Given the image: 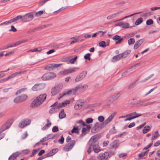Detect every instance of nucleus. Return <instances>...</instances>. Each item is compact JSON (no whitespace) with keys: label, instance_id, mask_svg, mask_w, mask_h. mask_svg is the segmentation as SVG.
Returning <instances> with one entry per match:
<instances>
[{"label":"nucleus","instance_id":"46","mask_svg":"<svg viewBox=\"0 0 160 160\" xmlns=\"http://www.w3.org/2000/svg\"><path fill=\"white\" fill-rule=\"evenodd\" d=\"M26 72V70H24L22 71L16 72L14 73V74L15 75V76H17L21 74H23Z\"/></svg>","mask_w":160,"mask_h":160},{"label":"nucleus","instance_id":"29","mask_svg":"<svg viewBox=\"0 0 160 160\" xmlns=\"http://www.w3.org/2000/svg\"><path fill=\"white\" fill-rule=\"evenodd\" d=\"M69 71L70 73L75 72L79 69V68L78 67H72L69 68Z\"/></svg>","mask_w":160,"mask_h":160},{"label":"nucleus","instance_id":"24","mask_svg":"<svg viewBox=\"0 0 160 160\" xmlns=\"http://www.w3.org/2000/svg\"><path fill=\"white\" fill-rule=\"evenodd\" d=\"M55 107L56 108L57 110L62 107L61 105V103H58L57 102H56L51 106V107Z\"/></svg>","mask_w":160,"mask_h":160},{"label":"nucleus","instance_id":"19","mask_svg":"<svg viewBox=\"0 0 160 160\" xmlns=\"http://www.w3.org/2000/svg\"><path fill=\"white\" fill-rule=\"evenodd\" d=\"M54 136L52 135V136L51 137H49L48 136H47V137H46L43 138H42L39 142L37 143L35 145V146H37L38 145L40 144L41 142H45L47 140H48V139H51V138H54Z\"/></svg>","mask_w":160,"mask_h":160},{"label":"nucleus","instance_id":"48","mask_svg":"<svg viewBox=\"0 0 160 160\" xmlns=\"http://www.w3.org/2000/svg\"><path fill=\"white\" fill-rule=\"evenodd\" d=\"M14 18L15 21H18L20 19L21 21L22 22V16L21 15H18Z\"/></svg>","mask_w":160,"mask_h":160},{"label":"nucleus","instance_id":"60","mask_svg":"<svg viewBox=\"0 0 160 160\" xmlns=\"http://www.w3.org/2000/svg\"><path fill=\"white\" fill-rule=\"evenodd\" d=\"M98 119L100 122H102L104 120V118L103 116H101L98 117Z\"/></svg>","mask_w":160,"mask_h":160},{"label":"nucleus","instance_id":"4","mask_svg":"<svg viewBox=\"0 0 160 160\" xmlns=\"http://www.w3.org/2000/svg\"><path fill=\"white\" fill-rule=\"evenodd\" d=\"M56 75L54 72H49L44 74L41 77L43 81L49 80L55 78Z\"/></svg>","mask_w":160,"mask_h":160},{"label":"nucleus","instance_id":"15","mask_svg":"<svg viewBox=\"0 0 160 160\" xmlns=\"http://www.w3.org/2000/svg\"><path fill=\"white\" fill-rule=\"evenodd\" d=\"M116 112H114L111 114V115L108 117V118L106 119L104 122H103L104 125L105 126L108 124L111 121H112L114 116L116 114Z\"/></svg>","mask_w":160,"mask_h":160},{"label":"nucleus","instance_id":"8","mask_svg":"<svg viewBox=\"0 0 160 160\" xmlns=\"http://www.w3.org/2000/svg\"><path fill=\"white\" fill-rule=\"evenodd\" d=\"M62 87V84H59L52 88L51 91L52 96H54L57 94L60 91Z\"/></svg>","mask_w":160,"mask_h":160},{"label":"nucleus","instance_id":"58","mask_svg":"<svg viewBox=\"0 0 160 160\" xmlns=\"http://www.w3.org/2000/svg\"><path fill=\"white\" fill-rule=\"evenodd\" d=\"M138 115L140 114H141L138 113L136 112H134L132 113H130L129 114L126 115V116L127 117H129V116H131L132 117L133 115Z\"/></svg>","mask_w":160,"mask_h":160},{"label":"nucleus","instance_id":"39","mask_svg":"<svg viewBox=\"0 0 160 160\" xmlns=\"http://www.w3.org/2000/svg\"><path fill=\"white\" fill-rule=\"evenodd\" d=\"M23 120L24 124H27V126L29 125L31 122V120L29 119L25 118Z\"/></svg>","mask_w":160,"mask_h":160},{"label":"nucleus","instance_id":"11","mask_svg":"<svg viewBox=\"0 0 160 160\" xmlns=\"http://www.w3.org/2000/svg\"><path fill=\"white\" fill-rule=\"evenodd\" d=\"M61 65L60 64H50L47 65L45 68V69L49 71H52L55 68L60 67Z\"/></svg>","mask_w":160,"mask_h":160},{"label":"nucleus","instance_id":"33","mask_svg":"<svg viewBox=\"0 0 160 160\" xmlns=\"http://www.w3.org/2000/svg\"><path fill=\"white\" fill-rule=\"evenodd\" d=\"M150 126H147L144 127L143 129L142 130V132L143 133H146L148 131H150Z\"/></svg>","mask_w":160,"mask_h":160},{"label":"nucleus","instance_id":"40","mask_svg":"<svg viewBox=\"0 0 160 160\" xmlns=\"http://www.w3.org/2000/svg\"><path fill=\"white\" fill-rule=\"evenodd\" d=\"M135 42V39L133 38H130L128 41V43L129 45H131L133 44Z\"/></svg>","mask_w":160,"mask_h":160},{"label":"nucleus","instance_id":"55","mask_svg":"<svg viewBox=\"0 0 160 160\" xmlns=\"http://www.w3.org/2000/svg\"><path fill=\"white\" fill-rule=\"evenodd\" d=\"M64 139L62 135L61 136V138L58 140V142L61 144L63 143L64 142Z\"/></svg>","mask_w":160,"mask_h":160},{"label":"nucleus","instance_id":"50","mask_svg":"<svg viewBox=\"0 0 160 160\" xmlns=\"http://www.w3.org/2000/svg\"><path fill=\"white\" fill-rule=\"evenodd\" d=\"M136 86V82H133L128 86V89H130L132 88H133V87H135Z\"/></svg>","mask_w":160,"mask_h":160},{"label":"nucleus","instance_id":"13","mask_svg":"<svg viewBox=\"0 0 160 160\" xmlns=\"http://www.w3.org/2000/svg\"><path fill=\"white\" fill-rule=\"evenodd\" d=\"M87 72L86 71L82 72L78 74L75 79L76 82H79L83 79L87 74Z\"/></svg>","mask_w":160,"mask_h":160},{"label":"nucleus","instance_id":"34","mask_svg":"<svg viewBox=\"0 0 160 160\" xmlns=\"http://www.w3.org/2000/svg\"><path fill=\"white\" fill-rule=\"evenodd\" d=\"M7 127V124H5L3 125L0 128V133H1L2 132L6 129L8 128Z\"/></svg>","mask_w":160,"mask_h":160},{"label":"nucleus","instance_id":"9","mask_svg":"<svg viewBox=\"0 0 160 160\" xmlns=\"http://www.w3.org/2000/svg\"><path fill=\"white\" fill-rule=\"evenodd\" d=\"M76 143V141L74 140H72L70 141L69 143L65 145L64 147L63 150L66 152H68L71 150L73 148Z\"/></svg>","mask_w":160,"mask_h":160},{"label":"nucleus","instance_id":"3","mask_svg":"<svg viewBox=\"0 0 160 160\" xmlns=\"http://www.w3.org/2000/svg\"><path fill=\"white\" fill-rule=\"evenodd\" d=\"M88 86L86 84H80L76 85L72 89V93L76 95H78L87 89Z\"/></svg>","mask_w":160,"mask_h":160},{"label":"nucleus","instance_id":"59","mask_svg":"<svg viewBox=\"0 0 160 160\" xmlns=\"http://www.w3.org/2000/svg\"><path fill=\"white\" fill-rule=\"evenodd\" d=\"M78 129L76 127H74L72 130L71 131V132L72 133H78Z\"/></svg>","mask_w":160,"mask_h":160},{"label":"nucleus","instance_id":"64","mask_svg":"<svg viewBox=\"0 0 160 160\" xmlns=\"http://www.w3.org/2000/svg\"><path fill=\"white\" fill-rule=\"evenodd\" d=\"M22 152L24 154L26 155L28 154L30 152V151L28 149H26L22 150Z\"/></svg>","mask_w":160,"mask_h":160},{"label":"nucleus","instance_id":"2","mask_svg":"<svg viewBox=\"0 0 160 160\" xmlns=\"http://www.w3.org/2000/svg\"><path fill=\"white\" fill-rule=\"evenodd\" d=\"M46 94H40L32 102L30 105L31 107H36L42 104L46 98Z\"/></svg>","mask_w":160,"mask_h":160},{"label":"nucleus","instance_id":"30","mask_svg":"<svg viewBox=\"0 0 160 160\" xmlns=\"http://www.w3.org/2000/svg\"><path fill=\"white\" fill-rule=\"evenodd\" d=\"M27 89V88H22L18 90L17 92L15 93L16 95H17L18 94H19L22 92H24L26 91Z\"/></svg>","mask_w":160,"mask_h":160},{"label":"nucleus","instance_id":"16","mask_svg":"<svg viewBox=\"0 0 160 160\" xmlns=\"http://www.w3.org/2000/svg\"><path fill=\"white\" fill-rule=\"evenodd\" d=\"M113 40L114 41L117 40L116 42V44H120L121 43L122 41L123 40V38H121L120 36L118 35H116L112 38Z\"/></svg>","mask_w":160,"mask_h":160},{"label":"nucleus","instance_id":"51","mask_svg":"<svg viewBox=\"0 0 160 160\" xmlns=\"http://www.w3.org/2000/svg\"><path fill=\"white\" fill-rule=\"evenodd\" d=\"M70 103V101L68 100H65L64 102L61 103V105L62 107L67 105V104H69Z\"/></svg>","mask_w":160,"mask_h":160},{"label":"nucleus","instance_id":"12","mask_svg":"<svg viewBox=\"0 0 160 160\" xmlns=\"http://www.w3.org/2000/svg\"><path fill=\"white\" fill-rule=\"evenodd\" d=\"M109 155L108 152H105L104 153H100L97 158L99 160H108Z\"/></svg>","mask_w":160,"mask_h":160},{"label":"nucleus","instance_id":"38","mask_svg":"<svg viewBox=\"0 0 160 160\" xmlns=\"http://www.w3.org/2000/svg\"><path fill=\"white\" fill-rule=\"evenodd\" d=\"M87 131V129L85 128H83L82 130V133L80 135V136L81 137H83L86 134L85 132Z\"/></svg>","mask_w":160,"mask_h":160},{"label":"nucleus","instance_id":"6","mask_svg":"<svg viewBox=\"0 0 160 160\" xmlns=\"http://www.w3.org/2000/svg\"><path fill=\"white\" fill-rule=\"evenodd\" d=\"M28 98V96L26 94H22L20 96L16 97L13 100L15 103H18L25 101Z\"/></svg>","mask_w":160,"mask_h":160},{"label":"nucleus","instance_id":"14","mask_svg":"<svg viewBox=\"0 0 160 160\" xmlns=\"http://www.w3.org/2000/svg\"><path fill=\"white\" fill-rule=\"evenodd\" d=\"M84 103V101L82 100L78 101L74 105L75 109L77 110L81 109L82 107V105Z\"/></svg>","mask_w":160,"mask_h":160},{"label":"nucleus","instance_id":"17","mask_svg":"<svg viewBox=\"0 0 160 160\" xmlns=\"http://www.w3.org/2000/svg\"><path fill=\"white\" fill-rule=\"evenodd\" d=\"M119 140H116L112 142L110 145V148L111 149H115L118 147V143Z\"/></svg>","mask_w":160,"mask_h":160},{"label":"nucleus","instance_id":"41","mask_svg":"<svg viewBox=\"0 0 160 160\" xmlns=\"http://www.w3.org/2000/svg\"><path fill=\"white\" fill-rule=\"evenodd\" d=\"M51 123H48L46 124L42 128V130H44L48 128L51 125Z\"/></svg>","mask_w":160,"mask_h":160},{"label":"nucleus","instance_id":"37","mask_svg":"<svg viewBox=\"0 0 160 160\" xmlns=\"http://www.w3.org/2000/svg\"><path fill=\"white\" fill-rule=\"evenodd\" d=\"M57 110L55 107H52V108L49 110V113L51 114L52 113L56 112Z\"/></svg>","mask_w":160,"mask_h":160},{"label":"nucleus","instance_id":"28","mask_svg":"<svg viewBox=\"0 0 160 160\" xmlns=\"http://www.w3.org/2000/svg\"><path fill=\"white\" fill-rule=\"evenodd\" d=\"M121 95L120 93H118L116 94L113 95L111 97V99L113 101H115Z\"/></svg>","mask_w":160,"mask_h":160},{"label":"nucleus","instance_id":"7","mask_svg":"<svg viewBox=\"0 0 160 160\" xmlns=\"http://www.w3.org/2000/svg\"><path fill=\"white\" fill-rule=\"evenodd\" d=\"M34 18L32 12L27 13L22 16V22H26L32 20Z\"/></svg>","mask_w":160,"mask_h":160},{"label":"nucleus","instance_id":"43","mask_svg":"<svg viewBox=\"0 0 160 160\" xmlns=\"http://www.w3.org/2000/svg\"><path fill=\"white\" fill-rule=\"evenodd\" d=\"M13 47L12 44L10 46H8V45H5L3 47H2L1 48H0V50H3L4 49H7L9 48H12Z\"/></svg>","mask_w":160,"mask_h":160},{"label":"nucleus","instance_id":"32","mask_svg":"<svg viewBox=\"0 0 160 160\" xmlns=\"http://www.w3.org/2000/svg\"><path fill=\"white\" fill-rule=\"evenodd\" d=\"M142 115L141 114H140L138 115L137 116H132V117H131L130 118H127L124 120L125 121H130L133 119H135V118H136L139 116H140Z\"/></svg>","mask_w":160,"mask_h":160},{"label":"nucleus","instance_id":"26","mask_svg":"<svg viewBox=\"0 0 160 160\" xmlns=\"http://www.w3.org/2000/svg\"><path fill=\"white\" fill-rule=\"evenodd\" d=\"M121 13V12H119L116 13H115L112 14L108 16L107 18L108 19H111L115 17L118 15L120 14Z\"/></svg>","mask_w":160,"mask_h":160},{"label":"nucleus","instance_id":"36","mask_svg":"<svg viewBox=\"0 0 160 160\" xmlns=\"http://www.w3.org/2000/svg\"><path fill=\"white\" fill-rule=\"evenodd\" d=\"M143 21L142 18H140L138 19L136 21L135 24L136 25H138L141 23Z\"/></svg>","mask_w":160,"mask_h":160},{"label":"nucleus","instance_id":"20","mask_svg":"<svg viewBox=\"0 0 160 160\" xmlns=\"http://www.w3.org/2000/svg\"><path fill=\"white\" fill-rule=\"evenodd\" d=\"M20 153L18 152H16L12 153L9 158L8 160H14L16 159V158L18 157L20 154Z\"/></svg>","mask_w":160,"mask_h":160},{"label":"nucleus","instance_id":"44","mask_svg":"<svg viewBox=\"0 0 160 160\" xmlns=\"http://www.w3.org/2000/svg\"><path fill=\"white\" fill-rule=\"evenodd\" d=\"M42 50V49L40 48H35L34 49H31L29 50V51L32 52H41Z\"/></svg>","mask_w":160,"mask_h":160},{"label":"nucleus","instance_id":"62","mask_svg":"<svg viewBox=\"0 0 160 160\" xmlns=\"http://www.w3.org/2000/svg\"><path fill=\"white\" fill-rule=\"evenodd\" d=\"M58 150V148H54L51 151L52 154V155H53L55 154Z\"/></svg>","mask_w":160,"mask_h":160},{"label":"nucleus","instance_id":"1","mask_svg":"<svg viewBox=\"0 0 160 160\" xmlns=\"http://www.w3.org/2000/svg\"><path fill=\"white\" fill-rule=\"evenodd\" d=\"M99 142L98 139L95 136L92 137L89 141V147L87 150V152L90 154L93 149L95 153H98L101 150L98 145Z\"/></svg>","mask_w":160,"mask_h":160},{"label":"nucleus","instance_id":"25","mask_svg":"<svg viewBox=\"0 0 160 160\" xmlns=\"http://www.w3.org/2000/svg\"><path fill=\"white\" fill-rule=\"evenodd\" d=\"M66 114L64 112V110L63 109L61 110L59 113V116L60 119H62L65 117Z\"/></svg>","mask_w":160,"mask_h":160},{"label":"nucleus","instance_id":"52","mask_svg":"<svg viewBox=\"0 0 160 160\" xmlns=\"http://www.w3.org/2000/svg\"><path fill=\"white\" fill-rule=\"evenodd\" d=\"M93 119L91 118H88L86 120V122L87 124H89L92 122Z\"/></svg>","mask_w":160,"mask_h":160},{"label":"nucleus","instance_id":"53","mask_svg":"<svg viewBox=\"0 0 160 160\" xmlns=\"http://www.w3.org/2000/svg\"><path fill=\"white\" fill-rule=\"evenodd\" d=\"M155 134H156V135H154L152 137V140H154L156 138H157L159 136V133H158V131H156L155 132Z\"/></svg>","mask_w":160,"mask_h":160},{"label":"nucleus","instance_id":"45","mask_svg":"<svg viewBox=\"0 0 160 160\" xmlns=\"http://www.w3.org/2000/svg\"><path fill=\"white\" fill-rule=\"evenodd\" d=\"M99 45L100 47L102 48H105L106 47L105 42L104 41H102L99 43Z\"/></svg>","mask_w":160,"mask_h":160},{"label":"nucleus","instance_id":"27","mask_svg":"<svg viewBox=\"0 0 160 160\" xmlns=\"http://www.w3.org/2000/svg\"><path fill=\"white\" fill-rule=\"evenodd\" d=\"M131 52L130 50H128L121 54V56L122 58H125Z\"/></svg>","mask_w":160,"mask_h":160},{"label":"nucleus","instance_id":"22","mask_svg":"<svg viewBox=\"0 0 160 160\" xmlns=\"http://www.w3.org/2000/svg\"><path fill=\"white\" fill-rule=\"evenodd\" d=\"M28 41L27 40H22L17 41L15 43H12L13 47L19 45L22 43H24Z\"/></svg>","mask_w":160,"mask_h":160},{"label":"nucleus","instance_id":"49","mask_svg":"<svg viewBox=\"0 0 160 160\" xmlns=\"http://www.w3.org/2000/svg\"><path fill=\"white\" fill-rule=\"evenodd\" d=\"M73 38L74 39L70 43V45H72V44L75 43L76 42H77L78 41V38H77L76 37H73L71 38V39H73Z\"/></svg>","mask_w":160,"mask_h":160},{"label":"nucleus","instance_id":"23","mask_svg":"<svg viewBox=\"0 0 160 160\" xmlns=\"http://www.w3.org/2000/svg\"><path fill=\"white\" fill-rule=\"evenodd\" d=\"M32 13L34 18L35 17H38L42 15L43 13V11L42 10H41L38 12L34 11L32 12Z\"/></svg>","mask_w":160,"mask_h":160},{"label":"nucleus","instance_id":"56","mask_svg":"<svg viewBox=\"0 0 160 160\" xmlns=\"http://www.w3.org/2000/svg\"><path fill=\"white\" fill-rule=\"evenodd\" d=\"M71 92L72 93V89L68 92H66L63 93L62 95L60 97V98H62L63 96H65L66 95L69 94Z\"/></svg>","mask_w":160,"mask_h":160},{"label":"nucleus","instance_id":"5","mask_svg":"<svg viewBox=\"0 0 160 160\" xmlns=\"http://www.w3.org/2000/svg\"><path fill=\"white\" fill-rule=\"evenodd\" d=\"M105 127V126L103 123H100L97 122L92 128L91 131L93 133H95Z\"/></svg>","mask_w":160,"mask_h":160},{"label":"nucleus","instance_id":"18","mask_svg":"<svg viewBox=\"0 0 160 160\" xmlns=\"http://www.w3.org/2000/svg\"><path fill=\"white\" fill-rule=\"evenodd\" d=\"M144 41V39H141L136 42L134 45V49H136L142 44Z\"/></svg>","mask_w":160,"mask_h":160},{"label":"nucleus","instance_id":"61","mask_svg":"<svg viewBox=\"0 0 160 160\" xmlns=\"http://www.w3.org/2000/svg\"><path fill=\"white\" fill-rule=\"evenodd\" d=\"M52 130L53 132H55L58 131L59 130L58 127L55 126L53 127Z\"/></svg>","mask_w":160,"mask_h":160},{"label":"nucleus","instance_id":"31","mask_svg":"<svg viewBox=\"0 0 160 160\" xmlns=\"http://www.w3.org/2000/svg\"><path fill=\"white\" fill-rule=\"evenodd\" d=\"M27 126V124H24L23 120H22L18 124V127L20 128H23Z\"/></svg>","mask_w":160,"mask_h":160},{"label":"nucleus","instance_id":"63","mask_svg":"<svg viewBox=\"0 0 160 160\" xmlns=\"http://www.w3.org/2000/svg\"><path fill=\"white\" fill-rule=\"evenodd\" d=\"M28 136V133L27 132H24L22 135L21 138L22 139H25Z\"/></svg>","mask_w":160,"mask_h":160},{"label":"nucleus","instance_id":"54","mask_svg":"<svg viewBox=\"0 0 160 160\" xmlns=\"http://www.w3.org/2000/svg\"><path fill=\"white\" fill-rule=\"evenodd\" d=\"M153 21L151 19L148 20L146 21V24L147 25H151L153 23Z\"/></svg>","mask_w":160,"mask_h":160},{"label":"nucleus","instance_id":"35","mask_svg":"<svg viewBox=\"0 0 160 160\" xmlns=\"http://www.w3.org/2000/svg\"><path fill=\"white\" fill-rule=\"evenodd\" d=\"M149 150H148L147 151L145 152H141L140 154H139L138 155V157L141 158L142 157L146 155L148 153V151Z\"/></svg>","mask_w":160,"mask_h":160},{"label":"nucleus","instance_id":"47","mask_svg":"<svg viewBox=\"0 0 160 160\" xmlns=\"http://www.w3.org/2000/svg\"><path fill=\"white\" fill-rule=\"evenodd\" d=\"M91 54L90 53H88L86 54L84 56V58L85 59L88 60H90L91 58H90V56Z\"/></svg>","mask_w":160,"mask_h":160},{"label":"nucleus","instance_id":"57","mask_svg":"<svg viewBox=\"0 0 160 160\" xmlns=\"http://www.w3.org/2000/svg\"><path fill=\"white\" fill-rule=\"evenodd\" d=\"M12 123V120L8 121L5 124H7V127L9 128L10 126L11 125Z\"/></svg>","mask_w":160,"mask_h":160},{"label":"nucleus","instance_id":"42","mask_svg":"<svg viewBox=\"0 0 160 160\" xmlns=\"http://www.w3.org/2000/svg\"><path fill=\"white\" fill-rule=\"evenodd\" d=\"M129 27V25L128 23H124L122 22V27L124 28H128Z\"/></svg>","mask_w":160,"mask_h":160},{"label":"nucleus","instance_id":"10","mask_svg":"<svg viewBox=\"0 0 160 160\" xmlns=\"http://www.w3.org/2000/svg\"><path fill=\"white\" fill-rule=\"evenodd\" d=\"M46 84L44 83H40L35 84L32 88V90L36 91L42 89L45 87Z\"/></svg>","mask_w":160,"mask_h":160},{"label":"nucleus","instance_id":"21","mask_svg":"<svg viewBox=\"0 0 160 160\" xmlns=\"http://www.w3.org/2000/svg\"><path fill=\"white\" fill-rule=\"evenodd\" d=\"M121 58H122V57L121 56V54H120L114 56L112 58V62H115L119 60Z\"/></svg>","mask_w":160,"mask_h":160}]
</instances>
